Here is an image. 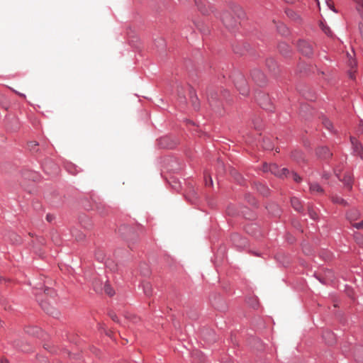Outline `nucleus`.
Masks as SVG:
<instances>
[{
	"label": "nucleus",
	"instance_id": "obj_1",
	"mask_svg": "<svg viewBox=\"0 0 363 363\" xmlns=\"http://www.w3.org/2000/svg\"><path fill=\"white\" fill-rule=\"evenodd\" d=\"M263 171H269L273 174L279 177H288V174H289V171L286 168L279 169L276 164H264L263 166Z\"/></svg>",
	"mask_w": 363,
	"mask_h": 363
},
{
	"label": "nucleus",
	"instance_id": "obj_2",
	"mask_svg": "<svg viewBox=\"0 0 363 363\" xmlns=\"http://www.w3.org/2000/svg\"><path fill=\"white\" fill-rule=\"evenodd\" d=\"M256 100L262 108L268 111H272L273 106L267 94L264 93H258L256 96Z\"/></svg>",
	"mask_w": 363,
	"mask_h": 363
},
{
	"label": "nucleus",
	"instance_id": "obj_3",
	"mask_svg": "<svg viewBox=\"0 0 363 363\" xmlns=\"http://www.w3.org/2000/svg\"><path fill=\"white\" fill-rule=\"evenodd\" d=\"M334 172L338 179L344 183L345 187L349 190L352 189V179L350 172L345 173L343 178L341 177V169L338 167L335 169Z\"/></svg>",
	"mask_w": 363,
	"mask_h": 363
},
{
	"label": "nucleus",
	"instance_id": "obj_4",
	"mask_svg": "<svg viewBox=\"0 0 363 363\" xmlns=\"http://www.w3.org/2000/svg\"><path fill=\"white\" fill-rule=\"evenodd\" d=\"M299 51L306 56H311L313 54V45L311 43L306 40H299L298 43Z\"/></svg>",
	"mask_w": 363,
	"mask_h": 363
},
{
	"label": "nucleus",
	"instance_id": "obj_5",
	"mask_svg": "<svg viewBox=\"0 0 363 363\" xmlns=\"http://www.w3.org/2000/svg\"><path fill=\"white\" fill-rule=\"evenodd\" d=\"M222 21L224 25L229 29H233L238 25V21L228 12H225L223 14Z\"/></svg>",
	"mask_w": 363,
	"mask_h": 363
},
{
	"label": "nucleus",
	"instance_id": "obj_6",
	"mask_svg": "<svg viewBox=\"0 0 363 363\" xmlns=\"http://www.w3.org/2000/svg\"><path fill=\"white\" fill-rule=\"evenodd\" d=\"M208 101L209 105L217 111H219L220 103L218 101V93L214 90H210L208 94Z\"/></svg>",
	"mask_w": 363,
	"mask_h": 363
},
{
	"label": "nucleus",
	"instance_id": "obj_7",
	"mask_svg": "<svg viewBox=\"0 0 363 363\" xmlns=\"http://www.w3.org/2000/svg\"><path fill=\"white\" fill-rule=\"evenodd\" d=\"M353 153L359 156L363 160V147L360 143L355 138H351Z\"/></svg>",
	"mask_w": 363,
	"mask_h": 363
},
{
	"label": "nucleus",
	"instance_id": "obj_8",
	"mask_svg": "<svg viewBox=\"0 0 363 363\" xmlns=\"http://www.w3.org/2000/svg\"><path fill=\"white\" fill-rule=\"evenodd\" d=\"M252 79L259 85H262L266 82V77L259 69H254L251 72Z\"/></svg>",
	"mask_w": 363,
	"mask_h": 363
},
{
	"label": "nucleus",
	"instance_id": "obj_9",
	"mask_svg": "<svg viewBox=\"0 0 363 363\" xmlns=\"http://www.w3.org/2000/svg\"><path fill=\"white\" fill-rule=\"evenodd\" d=\"M235 86L241 94H248L249 89L247 85V82L243 77H240V79L237 80V82H235Z\"/></svg>",
	"mask_w": 363,
	"mask_h": 363
},
{
	"label": "nucleus",
	"instance_id": "obj_10",
	"mask_svg": "<svg viewBox=\"0 0 363 363\" xmlns=\"http://www.w3.org/2000/svg\"><path fill=\"white\" fill-rule=\"evenodd\" d=\"M40 306L43 310L51 315H56L58 314L57 310L53 306H50L47 301H41Z\"/></svg>",
	"mask_w": 363,
	"mask_h": 363
},
{
	"label": "nucleus",
	"instance_id": "obj_11",
	"mask_svg": "<svg viewBox=\"0 0 363 363\" xmlns=\"http://www.w3.org/2000/svg\"><path fill=\"white\" fill-rule=\"evenodd\" d=\"M317 155L322 159H328L332 156V153L327 147H320L317 150Z\"/></svg>",
	"mask_w": 363,
	"mask_h": 363
},
{
	"label": "nucleus",
	"instance_id": "obj_12",
	"mask_svg": "<svg viewBox=\"0 0 363 363\" xmlns=\"http://www.w3.org/2000/svg\"><path fill=\"white\" fill-rule=\"evenodd\" d=\"M310 191L311 194H323V189L317 183L310 184Z\"/></svg>",
	"mask_w": 363,
	"mask_h": 363
},
{
	"label": "nucleus",
	"instance_id": "obj_13",
	"mask_svg": "<svg viewBox=\"0 0 363 363\" xmlns=\"http://www.w3.org/2000/svg\"><path fill=\"white\" fill-rule=\"evenodd\" d=\"M291 203L292 207L296 211H301L302 210V208H303L302 204L301 203V201L298 198H296V197L291 198Z\"/></svg>",
	"mask_w": 363,
	"mask_h": 363
},
{
	"label": "nucleus",
	"instance_id": "obj_14",
	"mask_svg": "<svg viewBox=\"0 0 363 363\" xmlns=\"http://www.w3.org/2000/svg\"><path fill=\"white\" fill-rule=\"evenodd\" d=\"M328 344H333L335 342L334 334L331 332H326L323 335Z\"/></svg>",
	"mask_w": 363,
	"mask_h": 363
},
{
	"label": "nucleus",
	"instance_id": "obj_15",
	"mask_svg": "<svg viewBox=\"0 0 363 363\" xmlns=\"http://www.w3.org/2000/svg\"><path fill=\"white\" fill-rule=\"evenodd\" d=\"M256 185H257V189L258 191H259L260 194H262L264 196L268 195L269 189L265 185H264L261 183H258Z\"/></svg>",
	"mask_w": 363,
	"mask_h": 363
},
{
	"label": "nucleus",
	"instance_id": "obj_16",
	"mask_svg": "<svg viewBox=\"0 0 363 363\" xmlns=\"http://www.w3.org/2000/svg\"><path fill=\"white\" fill-rule=\"evenodd\" d=\"M359 216V213L357 210H352L347 213L348 220L352 222L357 219Z\"/></svg>",
	"mask_w": 363,
	"mask_h": 363
},
{
	"label": "nucleus",
	"instance_id": "obj_17",
	"mask_svg": "<svg viewBox=\"0 0 363 363\" xmlns=\"http://www.w3.org/2000/svg\"><path fill=\"white\" fill-rule=\"evenodd\" d=\"M119 232L121 233V234L125 237V238H126V235H125V233H128V234H132L133 233V230L128 227V226H126V225H124V226H121L120 228H119Z\"/></svg>",
	"mask_w": 363,
	"mask_h": 363
},
{
	"label": "nucleus",
	"instance_id": "obj_18",
	"mask_svg": "<svg viewBox=\"0 0 363 363\" xmlns=\"http://www.w3.org/2000/svg\"><path fill=\"white\" fill-rule=\"evenodd\" d=\"M332 201L335 203H338V204H341V205H343V206L347 205V201L345 199L340 198L338 196H333L332 197Z\"/></svg>",
	"mask_w": 363,
	"mask_h": 363
},
{
	"label": "nucleus",
	"instance_id": "obj_19",
	"mask_svg": "<svg viewBox=\"0 0 363 363\" xmlns=\"http://www.w3.org/2000/svg\"><path fill=\"white\" fill-rule=\"evenodd\" d=\"M104 290L105 293L110 296H111L114 294L113 289L111 288L110 284L107 282H106L104 284Z\"/></svg>",
	"mask_w": 363,
	"mask_h": 363
},
{
	"label": "nucleus",
	"instance_id": "obj_20",
	"mask_svg": "<svg viewBox=\"0 0 363 363\" xmlns=\"http://www.w3.org/2000/svg\"><path fill=\"white\" fill-rule=\"evenodd\" d=\"M167 140V138H163L160 140V144L162 147L164 148H172L174 145V144H167L166 142Z\"/></svg>",
	"mask_w": 363,
	"mask_h": 363
},
{
	"label": "nucleus",
	"instance_id": "obj_21",
	"mask_svg": "<svg viewBox=\"0 0 363 363\" xmlns=\"http://www.w3.org/2000/svg\"><path fill=\"white\" fill-rule=\"evenodd\" d=\"M355 359L359 363H363V347L356 352Z\"/></svg>",
	"mask_w": 363,
	"mask_h": 363
},
{
	"label": "nucleus",
	"instance_id": "obj_22",
	"mask_svg": "<svg viewBox=\"0 0 363 363\" xmlns=\"http://www.w3.org/2000/svg\"><path fill=\"white\" fill-rule=\"evenodd\" d=\"M144 292L147 296L152 294V286L149 283H146L143 285Z\"/></svg>",
	"mask_w": 363,
	"mask_h": 363
},
{
	"label": "nucleus",
	"instance_id": "obj_23",
	"mask_svg": "<svg viewBox=\"0 0 363 363\" xmlns=\"http://www.w3.org/2000/svg\"><path fill=\"white\" fill-rule=\"evenodd\" d=\"M357 4V9L360 14L363 13V0H353Z\"/></svg>",
	"mask_w": 363,
	"mask_h": 363
},
{
	"label": "nucleus",
	"instance_id": "obj_24",
	"mask_svg": "<svg viewBox=\"0 0 363 363\" xmlns=\"http://www.w3.org/2000/svg\"><path fill=\"white\" fill-rule=\"evenodd\" d=\"M286 13L289 17L294 20H297L299 18V16L292 10L289 9L286 11Z\"/></svg>",
	"mask_w": 363,
	"mask_h": 363
},
{
	"label": "nucleus",
	"instance_id": "obj_25",
	"mask_svg": "<svg viewBox=\"0 0 363 363\" xmlns=\"http://www.w3.org/2000/svg\"><path fill=\"white\" fill-rule=\"evenodd\" d=\"M308 215L309 216L313 219L315 220L318 217L316 212L313 210L312 207L308 206Z\"/></svg>",
	"mask_w": 363,
	"mask_h": 363
},
{
	"label": "nucleus",
	"instance_id": "obj_26",
	"mask_svg": "<svg viewBox=\"0 0 363 363\" xmlns=\"http://www.w3.org/2000/svg\"><path fill=\"white\" fill-rule=\"evenodd\" d=\"M320 26H321V28L323 30V31L328 35H332V32L330 29V28L325 25H324L323 23H321L320 24Z\"/></svg>",
	"mask_w": 363,
	"mask_h": 363
},
{
	"label": "nucleus",
	"instance_id": "obj_27",
	"mask_svg": "<svg viewBox=\"0 0 363 363\" xmlns=\"http://www.w3.org/2000/svg\"><path fill=\"white\" fill-rule=\"evenodd\" d=\"M292 157L298 161L303 159L302 153L296 150L292 152Z\"/></svg>",
	"mask_w": 363,
	"mask_h": 363
},
{
	"label": "nucleus",
	"instance_id": "obj_28",
	"mask_svg": "<svg viewBox=\"0 0 363 363\" xmlns=\"http://www.w3.org/2000/svg\"><path fill=\"white\" fill-rule=\"evenodd\" d=\"M323 125L328 129V130H331V128H332V123L330 120L327 119V118H325L323 119Z\"/></svg>",
	"mask_w": 363,
	"mask_h": 363
},
{
	"label": "nucleus",
	"instance_id": "obj_29",
	"mask_svg": "<svg viewBox=\"0 0 363 363\" xmlns=\"http://www.w3.org/2000/svg\"><path fill=\"white\" fill-rule=\"evenodd\" d=\"M73 233V235L75 237L76 240H78V241H80V240H82L85 235L83 234V233Z\"/></svg>",
	"mask_w": 363,
	"mask_h": 363
},
{
	"label": "nucleus",
	"instance_id": "obj_30",
	"mask_svg": "<svg viewBox=\"0 0 363 363\" xmlns=\"http://www.w3.org/2000/svg\"><path fill=\"white\" fill-rule=\"evenodd\" d=\"M38 145V144L35 141H30L28 143V147L30 150L36 151L35 147Z\"/></svg>",
	"mask_w": 363,
	"mask_h": 363
},
{
	"label": "nucleus",
	"instance_id": "obj_31",
	"mask_svg": "<svg viewBox=\"0 0 363 363\" xmlns=\"http://www.w3.org/2000/svg\"><path fill=\"white\" fill-rule=\"evenodd\" d=\"M289 174H290V173L288 174V175H289ZM291 175L295 182H299L301 181V178L296 173L292 172V173H291Z\"/></svg>",
	"mask_w": 363,
	"mask_h": 363
},
{
	"label": "nucleus",
	"instance_id": "obj_32",
	"mask_svg": "<svg viewBox=\"0 0 363 363\" xmlns=\"http://www.w3.org/2000/svg\"><path fill=\"white\" fill-rule=\"evenodd\" d=\"M44 293L45 295L50 296H52L55 294V291L48 287L45 289Z\"/></svg>",
	"mask_w": 363,
	"mask_h": 363
},
{
	"label": "nucleus",
	"instance_id": "obj_33",
	"mask_svg": "<svg viewBox=\"0 0 363 363\" xmlns=\"http://www.w3.org/2000/svg\"><path fill=\"white\" fill-rule=\"evenodd\" d=\"M263 147L267 150H271L272 149V145L269 142L265 141V140L263 141Z\"/></svg>",
	"mask_w": 363,
	"mask_h": 363
},
{
	"label": "nucleus",
	"instance_id": "obj_34",
	"mask_svg": "<svg viewBox=\"0 0 363 363\" xmlns=\"http://www.w3.org/2000/svg\"><path fill=\"white\" fill-rule=\"evenodd\" d=\"M352 225L357 229H363V220L359 223H354Z\"/></svg>",
	"mask_w": 363,
	"mask_h": 363
},
{
	"label": "nucleus",
	"instance_id": "obj_35",
	"mask_svg": "<svg viewBox=\"0 0 363 363\" xmlns=\"http://www.w3.org/2000/svg\"><path fill=\"white\" fill-rule=\"evenodd\" d=\"M279 50H281V52H282L284 55H286L287 53L286 51V52L283 51V49L288 48V46L286 44L281 43V44L279 45Z\"/></svg>",
	"mask_w": 363,
	"mask_h": 363
},
{
	"label": "nucleus",
	"instance_id": "obj_36",
	"mask_svg": "<svg viewBox=\"0 0 363 363\" xmlns=\"http://www.w3.org/2000/svg\"><path fill=\"white\" fill-rule=\"evenodd\" d=\"M267 66H268L269 68H271V67L274 66V60H272V59L267 60Z\"/></svg>",
	"mask_w": 363,
	"mask_h": 363
},
{
	"label": "nucleus",
	"instance_id": "obj_37",
	"mask_svg": "<svg viewBox=\"0 0 363 363\" xmlns=\"http://www.w3.org/2000/svg\"><path fill=\"white\" fill-rule=\"evenodd\" d=\"M94 288L95 291H99L101 290V289L99 288V286H98V283H97V281H95V282L94 283Z\"/></svg>",
	"mask_w": 363,
	"mask_h": 363
},
{
	"label": "nucleus",
	"instance_id": "obj_38",
	"mask_svg": "<svg viewBox=\"0 0 363 363\" xmlns=\"http://www.w3.org/2000/svg\"><path fill=\"white\" fill-rule=\"evenodd\" d=\"M110 315H111V319H112L113 321H115V322H118V317L116 316V314H113H113H111Z\"/></svg>",
	"mask_w": 363,
	"mask_h": 363
},
{
	"label": "nucleus",
	"instance_id": "obj_39",
	"mask_svg": "<svg viewBox=\"0 0 363 363\" xmlns=\"http://www.w3.org/2000/svg\"><path fill=\"white\" fill-rule=\"evenodd\" d=\"M209 180L207 181V179H206V185H212L213 184V181H212V179L211 177H209Z\"/></svg>",
	"mask_w": 363,
	"mask_h": 363
},
{
	"label": "nucleus",
	"instance_id": "obj_40",
	"mask_svg": "<svg viewBox=\"0 0 363 363\" xmlns=\"http://www.w3.org/2000/svg\"><path fill=\"white\" fill-rule=\"evenodd\" d=\"M209 180L207 181V179H206V185H212L213 184V181H212V179L211 177H209Z\"/></svg>",
	"mask_w": 363,
	"mask_h": 363
},
{
	"label": "nucleus",
	"instance_id": "obj_41",
	"mask_svg": "<svg viewBox=\"0 0 363 363\" xmlns=\"http://www.w3.org/2000/svg\"><path fill=\"white\" fill-rule=\"evenodd\" d=\"M1 363H9V360L7 359L2 358L1 359Z\"/></svg>",
	"mask_w": 363,
	"mask_h": 363
},
{
	"label": "nucleus",
	"instance_id": "obj_42",
	"mask_svg": "<svg viewBox=\"0 0 363 363\" xmlns=\"http://www.w3.org/2000/svg\"><path fill=\"white\" fill-rule=\"evenodd\" d=\"M323 177L325 178V179H328L329 178V174L324 173Z\"/></svg>",
	"mask_w": 363,
	"mask_h": 363
},
{
	"label": "nucleus",
	"instance_id": "obj_43",
	"mask_svg": "<svg viewBox=\"0 0 363 363\" xmlns=\"http://www.w3.org/2000/svg\"><path fill=\"white\" fill-rule=\"evenodd\" d=\"M97 210L99 211V212L101 213V214H104V211L102 210H101V207L100 206H97Z\"/></svg>",
	"mask_w": 363,
	"mask_h": 363
},
{
	"label": "nucleus",
	"instance_id": "obj_44",
	"mask_svg": "<svg viewBox=\"0 0 363 363\" xmlns=\"http://www.w3.org/2000/svg\"><path fill=\"white\" fill-rule=\"evenodd\" d=\"M354 65H355V61H354V60L351 61V62H350V66H351L352 67H353Z\"/></svg>",
	"mask_w": 363,
	"mask_h": 363
},
{
	"label": "nucleus",
	"instance_id": "obj_45",
	"mask_svg": "<svg viewBox=\"0 0 363 363\" xmlns=\"http://www.w3.org/2000/svg\"><path fill=\"white\" fill-rule=\"evenodd\" d=\"M18 95H19V96H21V97H23V98H25V97H26V96H25L23 94H20V93H18Z\"/></svg>",
	"mask_w": 363,
	"mask_h": 363
},
{
	"label": "nucleus",
	"instance_id": "obj_46",
	"mask_svg": "<svg viewBox=\"0 0 363 363\" xmlns=\"http://www.w3.org/2000/svg\"><path fill=\"white\" fill-rule=\"evenodd\" d=\"M47 219H48V220L50 221L51 220V217L49 215H48L47 216Z\"/></svg>",
	"mask_w": 363,
	"mask_h": 363
},
{
	"label": "nucleus",
	"instance_id": "obj_47",
	"mask_svg": "<svg viewBox=\"0 0 363 363\" xmlns=\"http://www.w3.org/2000/svg\"><path fill=\"white\" fill-rule=\"evenodd\" d=\"M360 127H361V128L362 127V131H363V124H360Z\"/></svg>",
	"mask_w": 363,
	"mask_h": 363
}]
</instances>
